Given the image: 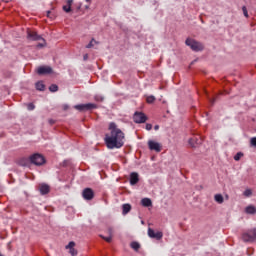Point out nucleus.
<instances>
[{"label": "nucleus", "mask_w": 256, "mask_h": 256, "mask_svg": "<svg viewBox=\"0 0 256 256\" xmlns=\"http://www.w3.org/2000/svg\"><path fill=\"white\" fill-rule=\"evenodd\" d=\"M108 131H110V133L105 134L104 138L107 148L121 149V147L125 145V142L123 141V139H125V133H123V131L117 127L115 122H111L109 124Z\"/></svg>", "instance_id": "obj_1"}, {"label": "nucleus", "mask_w": 256, "mask_h": 256, "mask_svg": "<svg viewBox=\"0 0 256 256\" xmlns=\"http://www.w3.org/2000/svg\"><path fill=\"white\" fill-rule=\"evenodd\" d=\"M185 45L190 47V49L195 51V53H199V51H203V49H205V45H203V43L191 38L186 39Z\"/></svg>", "instance_id": "obj_2"}, {"label": "nucleus", "mask_w": 256, "mask_h": 256, "mask_svg": "<svg viewBox=\"0 0 256 256\" xmlns=\"http://www.w3.org/2000/svg\"><path fill=\"white\" fill-rule=\"evenodd\" d=\"M29 161L32 163V165H36L37 167H41V165H45L46 163L45 156L40 153L32 154L29 157Z\"/></svg>", "instance_id": "obj_3"}, {"label": "nucleus", "mask_w": 256, "mask_h": 256, "mask_svg": "<svg viewBox=\"0 0 256 256\" xmlns=\"http://www.w3.org/2000/svg\"><path fill=\"white\" fill-rule=\"evenodd\" d=\"M242 241H244V243H253V241H256V228L244 232L242 234Z\"/></svg>", "instance_id": "obj_4"}, {"label": "nucleus", "mask_w": 256, "mask_h": 256, "mask_svg": "<svg viewBox=\"0 0 256 256\" xmlns=\"http://www.w3.org/2000/svg\"><path fill=\"white\" fill-rule=\"evenodd\" d=\"M99 106L97 104L88 103V104H78L74 106V109L77 111H93V109H97Z\"/></svg>", "instance_id": "obj_5"}, {"label": "nucleus", "mask_w": 256, "mask_h": 256, "mask_svg": "<svg viewBox=\"0 0 256 256\" xmlns=\"http://www.w3.org/2000/svg\"><path fill=\"white\" fill-rule=\"evenodd\" d=\"M134 123H145L147 121V115L143 112H135L133 116Z\"/></svg>", "instance_id": "obj_6"}, {"label": "nucleus", "mask_w": 256, "mask_h": 256, "mask_svg": "<svg viewBox=\"0 0 256 256\" xmlns=\"http://www.w3.org/2000/svg\"><path fill=\"white\" fill-rule=\"evenodd\" d=\"M82 197L85 199V201H92L95 197V192L91 188H85L82 191Z\"/></svg>", "instance_id": "obj_7"}, {"label": "nucleus", "mask_w": 256, "mask_h": 256, "mask_svg": "<svg viewBox=\"0 0 256 256\" xmlns=\"http://www.w3.org/2000/svg\"><path fill=\"white\" fill-rule=\"evenodd\" d=\"M148 237L150 239H156L157 241H161L163 239V232L153 230L152 228H148Z\"/></svg>", "instance_id": "obj_8"}, {"label": "nucleus", "mask_w": 256, "mask_h": 256, "mask_svg": "<svg viewBox=\"0 0 256 256\" xmlns=\"http://www.w3.org/2000/svg\"><path fill=\"white\" fill-rule=\"evenodd\" d=\"M27 38L30 40V41H44L45 42V39L37 34V32L35 31H31V30H28L27 32Z\"/></svg>", "instance_id": "obj_9"}, {"label": "nucleus", "mask_w": 256, "mask_h": 256, "mask_svg": "<svg viewBox=\"0 0 256 256\" xmlns=\"http://www.w3.org/2000/svg\"><path fill=\"white\" fill-rule=\"evenodd\" d=\"M148 147H149L150 151H156V153H161V144L158 142L149 140Z\"/></svg>", "instance_id": "obj_10"}, {"label": "nucleus", "mask_w": 256, "mask_h": 256, "mask_svg": "<svg viewBox=\"0 0 256 256\" xmlns=\"http://www.w3.org/2000/svg\"><path fill=\"white\" fill-rule=\"evenodd\" d=\"M38 75H49L53 73V68L49 66H41L37 69Z\"/></svg>", "instance_id": "obj_11"}, {"label": "nucleus", "mask_w": 256, "mask_h": 256, "mask_svg": "<svg viewBox=\"0 0 256 256\" xmlns=\"http://www.w3.org/2000/svg\"><path fill=\"white\" fill-rule=\"evenodd\" d=\"M39 191H40L41 195H47L51 191V187L47 184H41L39 186Z\"/></svg>", "instance_id": "obj_12"}, {"label": "nucleus", "mask_w": 256, "mask_h": 256, "mask_svg": "<svg viewBox=\"0 0 256 256\" xmlns=\"http://www.w3.org/2000/svg\"><path fill=\"white\" fill-rule=\"evenodd\" d=\"M203 143V140L201 138L193 137L189 139V145L191 147H197V145H201Z\"/></svg>", "instance_id": "obj_13"}, {"label": "nucleus", "mask_w": 256, "mask_h": 256, "mask_svg": "<svg viewBox=\"0 0 256 256\" xmlns=\"http://www.w3.org/2000/svg\"><path fill=\"white\" fill-rule=\"evenodd\" d=\"M137 183H139V174L132 172L130 174V185H137Z\"/></svg>", "instance_id": "obj_14"}, {"label": "nucleus", "mask_w": 256, "mask_h": 256, "mask_svg": "<svg viewBox=\"0 0 256 256\" xmlns=\"http://www.w3.org/2000/svg\"><path fill=\"white\" fill-rule=\"evenodd\" d=\"M67 5H64L62 7L63 11L65 13H71V6L73 5V0H66Z\"/></svg>", "instance_id": "obj_15"}, {"label": "nucleus", "mask_w": 256, "mask_h": 256, "mask_svg": "<svg viewBox=\"0 0 256 256\" xmlns=\"http://www.w3.org/2000/svg\"><path fill=\"white\" fill-rule=\"evenodd\" d=\"M141 203L143 207H153V202L149 198H143Z\"/></svg>", "instance_id": "obj_16"}, {"label": "nucleus", "mask_w": 256, "mask_h": 256, "mask_svg": "<svg viewBox=\"0 0 256 256\" xmlns=\"http://www.w3.org/2000/svg\"><path fill=\"white\" fill-rule=\"evenodd\" d=\"M245 211L248 215H255L256 214V207L253 205L247 206Z\"/></svg>", "instance_id": "obj_17"}, {"label": "nucleus", "mask_w": 256, "mask_h": 256, "mask_svg": "<svg viewBox=\"0 0 256 256\" xmlns=\"http://www.w3.org/2000/svg\"><path fill=\"white\" fill-rule=\"evenodd\" d=\"M131 211V204H123L122 205V214L127 215Z\"/></svg>", "instance_id": "obj_18"}, {"label": "nucleus", "mask_w": 256, "mask_h": 256, "mask_svg": "<svg viewBox=\"0 0 256 256\" xmlns=\"http://www.w3.org/2000/svg\"><path fill=\"white\" fill-rule=\"evenodd\" d=\"M130 247H131V249H133L134 251L137 252L141 249V244H139V242H137V241H133V242H131Z\"/></svg>", "instance_id": "obj_19"}, {"label": "nucleus", "mask_w": 256, "mask_h": 256, "mask_svg": "<svg viewBox=\"0 0 256 256\" xmlns=\"http://www.w3.org/2000/svg\"><path fill=\"white\" fill-rule=\"evenodd\" d=\"M35 87L37 91H45V84H43V81L36 82Z\"/></svg>", "instance_id": "obj_20"}, {"label": "nucleus", "mask_w": 256, "mask_h": 256, "mask_svg": "<svg viewBox=\"0 0 256 256\" xmlns=\"http://www.w3.org/2000/svg\"><path fill=\"white\" fill-rule=\"evenodd\" d=\"M214 201H216V203H219V205H221L224 201L223 195L221 194H216L214 196Z\"/></svg>", "instance_id": "obj_21"}, {"label": "nucleus", "mask_w": 256, "mask_h": 256, "mask_svg": "<svg viewBox=\"0 0 256 256\" xmlns=\"http://www.w3.org/2000/svg\"><path fill=\"white\" fill-rule=\"evenodd\" d=\"M94 100L97 102V103H103L105 101V97H103V95L101 94H96L94 96Z\"/></svg>", "instance_id": "obj_22"}, {"label": "nucleus", "mask_w": 256, "mask_h": 256, "mask_svg": "<svg viewBox=\"0 0 256 256\" xmlns=\"http://www.w3.org/2000/svg\"><path fill=\"white\" fill-rule=\"evenodd\" d=\"M49 91H51V93H57V91H59V86H57V84H51Z\"/></svg>", "instance_id": "obj_23"}, {"label": "nucleus", "mask_w": 256, "mask_h": 256, "mask_svg": "<svg viewBox=\"0 0 256 256\" xmlns=\"http://www.w3.org/2000/svg\"><path fill=\"white\" fill-rule=\"evenodd\" d=\"M155 99H156L155 96L150 95V96H148V97L146 98V102L149 103V104L155 103Z\"/></svg>", "instance_id": "obj_24"}, {"label": "nucleus", "mask_w": 256, "mask_h": 256, "mask_svg": "<svg viewBox=\"0 0 256 256\" xmlns=\"http://www.w3.org/2000/svg\"><path fill=\"white\" fill-rule=\"evenodd\" d=\"M101 239H104V241H106L107 243H111V241H113V236H108L105 237L103 235H100Z\"/></svg>", "instance_id": "obj_25"}, {"label": "nucleus", "mask_w": 256, "mask_h": 256, "mask_svg": "<svg viewBox=\"0 0 256 256\" xmlns=\"http://www.w3.org/2000/svg\"><path fill=\"white\" fill-rule=\"evenodd\" d=\"M94 43H97V41H95V39L92 38V40L89 42V44L86 45V49H91V47H94L95 46Z\"/></svg>", "instance_id": "obj_26"}, {"label": "nucleus", "mask_w": 256, "mask_h": 256, "mask_svg": "<svg viewBox=\"0 0 256 256\" xmlns=\"http://www.w3.org/2000/svg\"><path fill=\"white\" fill-rule=\"evenodd\" d=\"M243 195L244 197H251V195H253V192L251 191V189H246Z\"/></svg>", "instance_id": "obj_27"}, {"label": "nucleus", "mask_w": 256, "mask_h": 256, "mask_svg": "<svg viewBox=\"0 0 256 256\" xmlns=\"http://www.w3.org/2000/svg\"><path fill=\"white\" fill-rule=\"evenodd\" d=\"M241 157H243V153L242 152H238L235 156H234V161H240Z\"/></svg>", "instance_id": "obj_28"}, {"label": "nucleus", "mask_w": 256, "mask_h": 256, "mask_svg": "<svg viewBox=\"0 0 256 256\" xmlns=\"http://www.w3.org/2000/svg\"><path fill=\"white\" fill-rule=\"evenodd\" d=\"M66 249H75V242L71 241L68 243V245H66Z\"/></svg>", "instance_id": "obj_29"}, {"label": "nucleus", "mask_w": 256, "mask_h": 256, "mask_svg": "<svg viewBox=\"0 0 256 256\" xmlns=\"http://www.w3.org/2000/svg\"><path fill=\"white\" fill-rule=\"evenodd\" d=\"M242 11H243L244 17H249V12L247 11V7L246 6L242 7Z\"/></svg>", "instance_id": "obj_30"}, {"label": "nucleus", "mask_w": 256, "mask_h": 256, "mask_svg": "<svg viewBox=\"0 0 256 256\" xmlns=\"http://www.w3.org/2000/svg\"><path fill=\"white\" fill-rule=\"evenodd\" d=\"M27 108H28V111H33V110L35 109V104L29 103V104L27 105Z\"/></svg>", "instance_id": "obj_31"}, {"label": "nucleus", "mask_w": 256, "mask_h": 256, "mask_svg": "<svg viewBox=\"0 0 256 256\" xmlns=\"http://www.w3.org/2000/svg\"><path fill=\"white\" fill-rule=\"evenodd\" d=\"M250 144L252 145V147H256V137L251 138Z\"/></svg>", "instance_id": "obj_32"}, {"label": "nucleus", "mask_w": 256, "mask_h": 256, "mask_svg": "<svg viewBox=\"0 0 256 256\" xmlns=\"http://www.w3.org/2000/svg\"><path fill=\"white\" fill-rule=\"evenodd\" d=\"M107 235H109V237H113V228L112 227H109L108 230H107Z\"/></svg>", "instance_id": "obj_33"}, {"label": "nucleus", "mask_w": 256, "mask_h": 256, "mask_svg": "<svg viewBox=\"0 0 256 256\" xmlns=\"http://www.w3.org/2000/svg\"><path fill=\"white\" fill-rule=\"evenodd\" d=\"M69 253H70L72 256H77V250H76L75 248L70 249Z\"/></svg>", "instance_id": "obj_34"}, {"label": "nucleus", "mask_w": 256, "mask_h": 256, "mask_svg": "<svg viewBox=\"0 0 256 256\" xmlns=\"http://www.w3.org/2000/svg\"><path fill=\"white\" fill-rule=\"evenodd\" d=\"M45 45H47V43L45 41H43V43H38L37 47H38V49H42V47H45Z\"/></svg>", "instance_id": "obj_35"}, {"label": "nucleus", "mask_w": 256, "mask_h": 256, "mask_svg": "<svg viewBox=\"0 0 256 256\" xmlns=\"http://www.w3.org/2000/svg\"><path fill=\"white\" fill-rule=\"evenodd\" d=\"M151 129H153V125H151V124H146V130H147V131H151Z\"/></svg>", "instance_id": "obj_36"}, {"label": "nucleus", "mask_w": 256, "mask_h": 256, "mask_svg": "<svg viewBox=\"0 0 256 256\" xmlns=\"http://www.w3.org/2000/svg\"><path fill=\"white\" fill-rule=\"evenodd\" d=\"M47 17L49 19H53V16L51 15V11L50 10L47 11Z\"/></svg>", "instance_id": "obj_37"}, {"label": "nucleus", "mask_w": 256, "mask_h": 256, "mask_svg": "<svg viewBox=\"0 0 256 256\" xmlns=\"http://www.w3.org/2000/svg\"><path fill=\"white\" fill-rule=\"evenodd\" d=\"M48 123H49L50 125H55V120H54V119H49V120H48Z\"/></svg>", "instance_id": "obj_38"}, {"label": "nucleus", "mask_w": 256, "mask_h": 256, "mask_svg": "<svg viewBox=\"0 0 256 256\" xmlns=\"http://www.w3.org/2000/svg\"><path fill=\"white\" fill-rule=\"evenodd\" d=\"M83 59H84V61H87V59H89V54H85V55L83 56Z\"/></svg>", "instance_id": "obj_39"}, {"label": "nucleus", "mask_w": 256, "mask_h": 256, "mask_svg": "<svg viewBox=\"0 0 256 256\" xmlns=\"http://www.w3.org/2000/svg\"><path fill=\"white\" fill-rule=\"evenodd\" d=\"M63 109H64V111H67V109H69V106L68 105H64Z\"/></svg>", "instance_id": "obj_40"}, {"label": "nucleus", "mask_w": 256, "mask_h": 256, "mask_svg": "<svg viewBox=\"0 0 256 256\" xmlns=\"http://www.w3.org/2000/svg\"><path fill=\"white\" fill-rule=\"evenodd\" d=\"M211 105H215V99L210 100Z\"/></svg>", "instance_id": "obj_41"}, {"label": "nucleus", "mask_w": 256, "mask_h": 256, "mask_svg": "<svg viewBox=\"0 0 256 256\" xmlns=\"http://www.w3.org/2000/svg\"><path fill=\"white\" fill-rule=\"evenodd\" d=\"M154 129H155V131H158L159 125H155V126H154Z\"/></svg>", "instance_id": "obj_42"}, {"label": "nucleus", "mask_w": 256, "mask_h": 256, "mask_svg": "<svg viewBox=\"0 0 256 256\" xmlns=\"http://www.w3.org/2000/svg\"><path fill=\"white\" fill-rule=\"evenodd\" d=\"M86 3H91V0H86Z\"/></svg>", "instance_id": "obj_43"}]
</instances>
